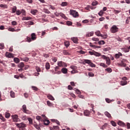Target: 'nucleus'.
Instances as JSON below:
<instances>
[{"mask_svg":"<svg viewBox=\"0 0 130 130\" xmlns=\"http://www.w3.org/2000/svg\"><path fill=\"white\" fill-rule=\"evenodd\" d=\"M31 38L27 37L26 38V40L27 41V42H31L32 41V40H36V34H35V33H32L31 35Z\"/></svg>","mask_w":130,"mask_h":130,"instance_id":"1","label":"nucleus"},{"mask_svg":"<svg viewBox=\"0 0 130 130\" xmlns=\"http://www.w3.org/2000/svg\"><path fill=\"white\" fill-rule=\"evenodd\" d=\"M118 27H116V25H113L110 28V31L111 33H117L118 32Z\"/></svg>","mask_w":130,"mask_h":130,"instance_id":"2","label":"nucleus"},{"mask_svg":"<svg viewBox=\"0 0 130 130\" xmlns=\"http://www.w3.org/2000/svg\"><path fill=\"white\" fill-rule=\"evenodd\" d=\"M70 15H72L74 18L79 17V13L76 10H70Z\"/></svg>","mask_w":130,"mask_h":130,"instance_id":"3","label":"nucleus"},{"mask_svg":"<svg viewBox=\"0 0 130 130\" xmlns=\"http://www.w3.org/2000/svg\"><path fill=\"white\" fill-rule=\"evenodd\" d=\"M12 119L14 122H18V121H20V119L18 118V115H12Z\"/></svg>","mask_w":130,"mask_h":130,"instance_id":"4","label":"nucleus"},{"mask_svg":"<svg viewBox=\"0 0 130 130\" xmlns=\"http://www.w3.org/2000/svg\"><path fill=\"white\" fill-rule=\"evenodd\" d=\"M16 125L18 126L19 128L26 127V125L24 123H16Z\"/></svg>","mask_w":130,"mask_h":130,"instance_id":"5","label":"nucleus"},{"mask_svg":"<svg viewBox=\"0 0 130 130\" xmlns=\"http://www.w3.org/2000/svg\"><path fill=\"white\" fill-rule=\"evenodd\" d=\"M6 57L8 58H13L14 57V54L7 52L5 54Z\"/></svg>","mask_w":130,"mask_h":130,"instance_id":"6","label":"nucleus"},{"mask_svg":"<svg viewBox=\"0 0 130 130\" xmlns=\"http://www.w3.org/2000/svg\"><path fill=\"white\" fill-rule=\"evenodd\" d=\"M117 124L118 125H120V126H123L124 127H125V126H126L125 123H124V122H122V121H118L117 122Z\"/></svg>","mask_w":130,"mask_h":130,"instance_id":"7","label":"nucleus"},{"mask_svg":"<svg viewBox=\"0 0 130 130\" xmlns=\"http://www.w3.org/2000/svg\"><path fill=\"white\" fill-rule=\"evenodd\" d=\"M23 108V111L24 112V113H28V110H27V106L26 105H23L22 106Z\"/></svg>","mask_w":130,"mask_h":130,"instance_id":"8","label":"nucleus"},{"mask_svg":"<svg viewBox=\"0 0 130 130\" xmlns=\"http://www.w3.org/2000/svg\"><path fill=\"white\" fill-rule=\"evenodd\" d=\"M94 35V31L87 32L86 34V37H91Z\"/></svg>","mask_w":130,"mask_h":130,"instance_id":"9","label":"nucleus"},{"mask_svg":"<svg viewBox=\"0 0 130 130\" xmlns=\"http://www.w3.org/2000/svg\"><path fill=\"white\" fill-rule=\"evenodd\" d=\"M121 49L124 52H125V53L129 52V49L128 48V47H127V48H125V47L122 48Z\"/></svg>","mask_w":130,"mask_h":130,"instance_id":"10","label":"nucleus"},{"mask_svg":"<svg viewBox=\"0 0 130 130\" xmlns=\"http://www.w3.org/2000/svg\"><path fill=\"white\" fill-rule=\"evenodd\" d=\"M120 56H122V54L121 52H118V54H116L115 55V58H116L117 59L119 58Z\"/></svg>","mask_w":130,"mask_h":130,"instance_id":"11","label":"nucleus"},{"mask_svg":"<svg viewBox=\"0 0 130 130\" xmlns=\"http://www.w3.org/2000/svg\"><path fill=\"white\" fill-rule=\"evenodd\" d=\"M63 53L64 55H70L71 54V52L69 50H63Z\"/></svg>","mask_w":130,"mask_h":130,"instance_id":"12","label":"nucleus"},{"mask_svg":"<svg viewBox=\"0 0 130 130\" xmlns=\"http://www.w3.org/2000/svg\"><path fill=\"white\" fill-rule=\"evenodd\" d=\"M50 130H58L59 129V127L58 126H53L50 128Z\"/></svg>","mask_w":130,"mask_h":130,"instance_id":"13","label":"nucleus"},{"mask_svg":"<svg viewBox=\"0 0 130 130\" xmlns=\"http://www.w3.org/2000/svg\"><path fill=\"white\" fill-rule=\"evenodd\" d=\"M43 122L45 125H48L49 123H50V121H49V120H46V119H44Z\"/></svg>","mask_w":130,"mask_h":130,"instance_id":"14","label":"nucleus"},{"mask_svg":"<svg viewBox=\"0 0 130 130\" xmlns=\"http://www.w3.org/2000/svg\"><path fill=\"white\" fill-rule=\"evenodd\" d=\"M91 61L89 59H84L83 60V64H86V63L89 64L91 63Z\"/></svg>","mask_w":130,"mask_h":130,"instance_id":"15","label":"nucleus"},{"mask_svg":"<svg viewBox=\"0 0 130 130\" xmlns=\"http://www.w3.org/2000/svg\"><path fill=\"white\" fill-rule=\"evenodd\" d=\"M95 35H96V36H98L99 37H101L103 36V35L101 34V32L99 30H98L96 32H95Z\"/></svg>","mask_w":130,"mask_h":130,"instance_id":"16","label":"nucleus"},{"mask_svg":"<svg viewBox=\"0 0 130 130\" xmlns=\"http://www.w3.org/2000/svg\"><path fill=\"white\" fill-rule=\"evenodd\" d=\"M31 18L30 17H23L22 18V21H28V20H31Z\"/></svg>","mask_w":130,"mask_h":130,"instance_id":"17","label":"nucleus"},{"mask_svg":"<svg viewBox=\"0 0 130 130\" xmlns=\"http://www.w3.org/2000/svg\"><path fill=\"white\" fill-rule=\"evenodd\" d=\"M84 115L85 116H89V115H90V112L89 111L86 110L84 111Z\"/></svg>","mask_w":130,"mask_h":130,"instance_id":"18","label":"nucleus"},{"mask_svg":"<svg viewBox=\"0 0 130 130\" xmlns=\"http://www.w3.org/2000/svg\"><path fill=\"white\" fill-rule=\"evenodd\" d=\"M61 72L62 74H68V69L67 68H62L61 70Z\"/></svg>","mask_w":130,"mask_h":130,"instance_id":"19","label":"nucleus"},{"mask_svg":"<svg viewBox=\"0 0 130 130\" xmlns=\"http://www.w3.org/2000/svg\"><path fill=\"white\" fill-rule=\"evenodd\" d=\"M46 70H49L50 69V64L49 62H46L45 64Z\"/></svg>","mask_w":130,"mask_h":130,"instance_id":"20","label":"nucleus"},{"mask_svg":"<svg viewBox=\"0 0 130 130\" xmlns=\"http://www.w3.org/2000/svg\"><path fill=\"white\" fill-rule=\"evenodd\" d=\"M71 40L74 43H78V38H72Z\"/></svg>","mask_w":130,"mask_h":130,"instance_id":"21","label":"nucleus"},{"mask_svg":"<svg viewBox=\"0 0 130 130\" xmlns=\"http://www.w3.org/2000/svg\"><path fill=\"white\" fill-rule=\"evenodd\" d=\"M38 11L37 10H32L30 11L32 15H36V13H38Z\"/></svg>","mask_w":130,"mask_h":130,"instance_id":"22","label":"nucleus"},{"mask_svg":"<svg viewBox=\"0 0 130 130\" xmlns=\"http://www.w3.org/2000/svg\"><path fill=\"white\" fill-rule=\"evenodd\" d=\"M0 8H3L4 9H8V5H7V4H1Z\"/></svg>","mask_w":130,"mask_h":130,"instance_id":"23","label":"nucleus"},{"mask_svg":"<svg viewBox=\"0 0 130 130\" xmlns=\"http://www.w3.org/2000/svg\"><path fill=\"white\" fill-rule=\"evenodd\" d=\"M105 115H106V116H107L109 118H110L111 117V115L108 112H105Z\"/></svg>","mask_w":130,"mask_h":130,"instance_id":"24","label":"nucleus"},{"mask_svg":"<svg viewBox=\"0 0 130 130\" xmlns=\"http://www.w3.org/2000/svg\"><path fill=\"white\" fill-rule=\"evenodd\" d=\"M48 99H49L50 100H52V101H53V100H54V98H53V96L52 95H51V94H49L47 96Z\"/></svg>","mask_w":130,"mask_h":130,"instance_id":"25","label":"nucleus"},{"mask_svg":"<svg viewBox=\"0 0 130 130\" xmlns=\"http://www.w3.org/2000/svg\"><path fill=\"white\" fill-rule=\"evenodd\" d=\"M119 66H120V67H126V64L125 63L123 62V61H122L119 64Z\"/></svg>","mask_w":130,"mask_h":130,"instance_id":"26","label":"nucleus"},{"mask_svg":"<svg viewBox=\"0 0 130 130\" xmlns=\"http://www.w3.org/2000/svg\"><path fill=\"white\" fill-rule=\"evenodd\" d=\"M12 13L14 14V13L17 12V7L16 6H14L13 8H12Z\"/></svg>","mask_w":130,"mask_h":130,"instance_id":"27","label":"nucleus"},{"mask_svg":"<svg viewBox=\"0 0 130 130\" xmlns=\"http://www.w3.org/2000/svg\"><path fill=\"white\" fill-rule=\"evenodd\" d=\"M10 96L12 98H15V92L13 90L10 91Z\"/></svg>","mask_w":130,"mask_h":130,"instance_id":"28","label":"nucleus"},{"mask_svg":"<svg viewBox=\"0 0 130 130\" xmlns=\"http://www.w3.org/2000/svg\"><path fill=\"white\" fill-rule=\"evenodd\" d=\"M106 61V63H107V64H108V66H109L110 64V58H109V57L108 58H107Z\"/></svg>","mask_w":130,"mask_h":130,"instance_id":"29","label":"nucleus"},{"mask_svg":"<svg viewBox=\"0 0 130 130\" xmlns=\"http://www.w3.org/2000/svg\"><path fill=\"white\" fill-rule=\"evenodd\" d=\"M64 44L66 47H69L70 46V42L69 41H65L64 42Z\"/></svg>","mask_w":130,"mask_h":130,"instance_id":"30","label":"nucleus"},{"mask_svg":"<svg viewBox=\"0 0 130 130\" xmlns=\"http://www.w3.org/2000/svg\"><path fill=\"white\" fill-rule=\"evenodd\" d=\"M14 62H16V63H19V62H20V59L18 58H14Z\"/></svg>","mask_w":130,"mask_h":130,"instance_id":"31","label":"nucleus"},{"mask_svg":"<svg viewBox=\"0 0 130 130\" xmlns=\"http://www.w3.org/2000/svg\"><path fill=\"white\" fill-rule=\"evenodd\" d=\"M106 72H108V73H111L112 72V69L110 68H108L105 69Z\"/></svg>","mask_w":130,"mask_h":130,"instance_id":"32","label":"nucleus"},{"mask_svg":"<svg viewBox=\"0 0 130 130\" xmlns=\"http://www.w3.org/2000/svg\"><path fill=\"white\" fill-rule=\"evenodd\" d=\"M94 55H95V56H101V54L96 51H94Z\"/></svg>","mask_w":130,"mask_h":130,"instance_id":"33","label":"nucleus"},{"mask_svg":"<svg viewBox=\"0 0 130 130\" xmlns=\"http://www.w3.org/2000/svg\"><path fill=\"white\" fill-rule=\"evenodd\" d=\"M29 124H33V120L31 118H27Z\"/></svg>","mask_w":130,"mask_h":130,"instance_id":"34","label":"nucleus"},{"mask_svg":"<svg viewBox=\"0 0 130 130\" xmlns=\"http://www.w3.org/2000/svg\"><path fill=\"white\" fill-rule=\"evenodd\" d=\"M24 63L23 62H20L19 64H18V67L20 68L21 69H22V68H24Z\"/></svg>","mask_w":130,"mask_h":130,"instance_id":"35","label":"nucleus"},{"mask_svg":"<svg viewBox=\"0 0 130 130\" xmlns=\"http://www.w3.org/2000/svg\"><path fill=\"white\" fill-rule=\"evenodd\" d=\"M62 61H58L57 62V66H59V67H62Z\"/></svg>","mask_w":130,"mask_h":130,"instance_id":"36","label":"nucleus"},{"mask_svg":"<svg viewBox=\"0 0 130 130\" xmlns=\"http://www.w3.org/2000/svg\"><path fill=\"white\" fill-rule=\"evenodd\" d=\"M89 66H90V67H91V68H95V67H96V65L92 62V61L90 62V63H89Z\"/></svg>","mask_w":130,"mask_h":130,"instance_id":"37","label":"nucleus"},{"mask_svg":"<svg viewBox=\"0 0 130 130\" xmlns=\"http://www.w3.org/2000/svg\"><path fill=\"white\" fill-rule=\"evenodd\" d=\"M108 124L107 123H105L101 127L102 129H104L106 128V126H107Z\"/></svg>","mask_w":130,"mask_h":130,"instance_id":"38","label":"nucleus"},{"mask_svg":"<svg viewBox=\"0 0 130 130\" xmlns=\"http://www.w3.org/2000/svg\"><path fill=\"white\" fill-rule=\"evenodd\" d=\"M11 116V114L10 113H6L5 114V117L6 118H9Z\"/></svg>","mask_w":130,"mask_h":130,"instance_id":"39","label":"nucleus"},{"mask_svg":"<svg viewBox=\"0 0 130 130\" xmlns=\"http://www.w3.org/2000/svg\"><path fill=\"white\" fill-rule=\"evenodd\" d=\"M36 70L38 73H40V72H41V69H40L39 67H36Z\"/></svg>","mask_w":130,"mask_h":130,"instance_id":"40","label":"nucleus"},{"mask_svg":"<svg viewBox=\"0 0 130 130\" xmlns=\"http://www.w3.org/2000/svg\"><path fill=\"white\" fill-rule=\"evenodd\" d=\"M120 84H121V86H125V85H126V81H121V82H120Z\"/></svg>","mask_w":130,"mask_h":130,"instance_id":"41","label":"nucleus"},{"mask_svg":"<svg viewBox=\"0 0 130 130\" xmlns=\"http://www.w3.org/2000/svg\"><path fill=\"white\" fill-rule=\"evenodd\" d=\"M100 66L103 67V68H107V66L104 63H100Z\"/></svg>","mask_w":130,"mask_h":130,"instance_id":"42","label":"nucleus"},{"mask_svg":"<svg viewBox=\"0 0 130 130\" xmlns=\"http://www.w3.org/2000/svg\"><path fill=\"white\" fill-rule=\"evenodd\" d=\"M44 12L45 13V14H50V11H49L48 9H45L44 10Z\"/></svg>","mask_w":130,"mask_h":130,"instance_id":"43","label":"nucleus"},{"mask_svg":"<svg viewBox=\"0 0 130 130\" xmlns=\"http://www.w3.org/2000/svg\"><path fill=\"white\" fill-rule=\"evenodd\" d=\"M21 14H22L23 16H25L26 11L24 9H22L20 11Z\"/></svg>","mask_w":130,"mask_h":130,"instance_id":"44","label":"nucleus"},{"mask_svg":"<svg viewBox=\"0 0 130 130\" xmlns=\"http://www.w3.org/2000/svg\"><path fill=\"white\" fill-rule=\"evenodd\" d=\"M111 124L113 126H116V123L114 121H111Z\"/></svg>","mask_w":130,"mask_h":130,"instance_id":"45","label":"nucleus"},{"mask_svg":"<svg viewBox=\"0 0 130 130\" xmlns=\"http://www.w3.org/2000/svg\"><path fill=\"white\" fill-rule=\"evenodd\" d=\"M47 104L48 106H50V107L52 106V103H51L50 102V101H47Z\"/></svg>","mask_w":130,"mask_h":130,"instance_id":"46","label":"nucleus"},{"mask_svg":"<svg viewBox=\"0 0 130 130\" xmlns=\"http://www.w3.org/2000/svg\"><path fill=\"white\" fill-rule=\"evenodd\" d=\"M31 88L34 91H38V88L36 86H31Z\"/></svg>","mask_w":130,"mask_h":130,"instance_id":"47","label":"nucleus"},{"mask_svg":"<svg viewBox=\"0 0 130 130\" xmlns=\"http://www.w3.org/2000/svg\"><path fill=\"white\" fill-rule=\"evenodd\" d=\"M113 100H111L109 99H106V102L107 103H110L111 102H112Z\"/></svg>","mask_w":130,"mask_h":130,"instance_id":"48","label":"nucleus"},{"mask_svg":"<svg viewBox=\"0 0 130 130\" xmlns=\"http://www.w3.org/2000/svg\"><path fill=\"white\" fill-rule=\"evenodd\" d=\"M52 60L54 61V62H56V61H57V58L53 57L52 58Z\"/></svg>","mask_w":130,"mask_h":130,"instance_id":"49","label":"nucleus"},{"mask_svg":"<svg viewBox=\"0 0 130 130\" xmlns=\"http://www.w3.org/2000/svg\"><path fill=\"white\" fill-rule=\"evenodd\" d=\"M104 14V12L103 10L100 11V12L99 13V15L101 17L102 16V15Z\"/></svg>","mask_w":130,"mask_h":130,"instance_id":"50","label":"nucleus"},{"mask_svg":"<svg viewBox=\"0 0 130 130\" xmlns=\"http://www.w3.org/2000/svg\"><path fill=\"white\" fill-rule=\"evenodd\" d=\"M21 118L23 120H27L28 119V117H27L26 116H22Z\"/></svg>","mask_w":130,"mask_h":130,"instance_id":"51","label":"nucleus"},{"mask_svg":"<svg viewBox=\"0 0 130 130\" xmlns=\"http://www.w3.org/2000/svg\"><path fill=\"white\" fill-rule=\"evenodd\" d=\"M29 58L28 57H25V58H23L22 59V60H23V61H25V62H27V61H29Z\"/></svg>","mask_w":130,"mask_h":130,"instance_id":"52","label":"nucleus"},{"mask_svg":"<svg viewBox=\"0 0 130 130\" xmlns=\"http://www.w3.org/2000/svg\"><path fill=\"white\" fill-rule=\"evenodd\" d=\"M16 15H17L18 16H20V15L21 14V11H20V10H16Z\"/></svg>","mask_w":130,"mask_h":130,"instance_id":"53","label":"nucleus"},{"mask_svg":"<svg viewBox=\"0 0 130 130\" xmlns=\"http://www.w3.org/2000/svg\"><path fill=\"white\" fill-rule=\"evenodd\" d=\"M0 119H2L3 121H6V119L4 118V117L3 116V115H2V114H0Z\"/></svg>","mask_w":130,"mask_h":130,"instance_id":"54","label":"nucleus"},{"mask_svg":"<svg viewBox=\"0 0 130 130\" xmlns=\"http://www.w3.org/2000/svg\"><path fill=\"white\" fill-rule=\"evenodd\" d=\"M62 7H66V6H68V3L67 2H62L61 4Z\"/></svg>","mask_w":130,"mask_h":130,"instance_id":"55","label":"nucleus"},{"mask_svg":"<svg viewBox=\"0 0 130 130\" xmlns=\"http://www.w3.org/2000/svg\"><path fill=\"white\" fill-rule=\"evenodd\" d=\"M99 45H101L102 44H105V42L104 41H100L99 42Z\"/></svg>","mask_w":130,"mask_h":130,"instance_id":"56","label":"nucleus"},{"mask_svg":"<svg viewBox=\"0 0 130 130\" xmlns=\"http://www.w3.org/2000/svg\"><path fill=\"white\" fill-rule=\"evenodd\" d=\"M11 24L13 25V26H17V21H13L11 22Z\"/></svg>","mask_w":130,"mask_h":130,"instance_id":"57","label":"nucleus"},{"mask_svg":"<svg viewBox=\"0 0 130 130\" xmlns=\"http://www.w3.org/2000/svg\"><path fill=\"white\" fill-rule=\"evenodd\" d=\"M5 48V45L4 44H0V49H4Z\"/></svg>","mask_w":130,"mask_h":130,"instance_id":"58","label":"nucleus"},{"mask_svg":"<svg viewBox=\"0 0 130 130\" xmlns=\"http://www.w3.org/2000/svg\"><path fill=\"white\" fill-rule=\"evenodd\" d=\"M101 37H102L104 39H106V38H107V37H108V36H107V34H105L104 35H103V36Z\"/></svg>","mask_w":130,"mask_h":130,"instance_id":"59","label":"nucleus"},{"mask_svg":"<svg viewBox=\"0 0 130 130\" xmlns=\"http://www.w3.org/2000/svg\"><path fill=\"white\" fill-rule=\"evenodd\" d=\"M70 68L72 69V70H77V67L75 66H71Z\"/></svg>","mask_w":130,"mask_h":130,"instance_id":"60","label":"nucleus"},{"mask_svg":"<svg viewBox=\"0 0 130 130\" xmlns=\"http://www.w3.org/2000/svg\"><path fill=\"white\" fill-rule=\"evenodd\" d=\"M88 76L89 77H94V74H93V73H92V72H89L88 73Z\"/></svg>","mask_w":130,"mask_h":130,"instance_id":"61","label":"nucleus"},{"mask_svg":"<svg viewBox=\"0 0 130 130\" xmlns=\"http://www.w3.org/2000/svg\"><path fill=\"white\" fill-rule=\"evenodd\" d=\"M92 40H93V41H99V39L96 38H92Z\"/></svg>","mask_w":130,"mask_h":130,"instance_id":"62","label":"nucleus"},{"mask_svg":"<svg viewBox=\"0 0 130 130\" xmlns=\"http://www.w3.org/2000/svg\"><path fill=\"white\" fill-rule=\"evenodd\" d=\"M49 7L50 9H51V10H55V7L52 6V5H49Z\"/></svg>","mask_w":130,"mask_h":130,"instance_id":"63","label":"nucleus"},{"mask_svg":"<svg viewBox=\"0 0 130 130\" xmlns=\"http://www.w3.org/2000/svg\"><path fill=\"white\" fill-rule=\"evenodd\" d=\"M77 73H78V71L74 70H73L72 71H71V73L72 74H77Z\"/></svg>","mask_w":130,"mask_h":130,"instance_id":"64","label":"nucleus"}]
</instances>
